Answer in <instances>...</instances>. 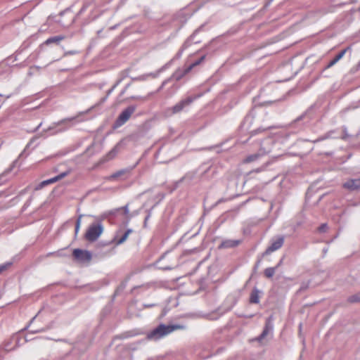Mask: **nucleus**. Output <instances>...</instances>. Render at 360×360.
<instances>
[{
    "label": "nucleus",
    "mask_w": 360,
    "mask_h": 360,
    "mask_svg": "<svg viewBox=\"0 0 360 360\" xmlns=\"http://www.w3.org/2000/svg\"><path fill=\"white\" fill-rule=\"evenodd\" d=\"M169 81H170V79H167L165 80V81L162 82V85L160 86V88L158 89V91H160V90L163 88V86H165L167 82H169Z\"/></svg>",
    "instance_id": "nucleus-43"
},
{
    "label": "nucleus",
    "mask_w": 360,
    "mask_h": 360,
    "mask_svg": "<svg viewBox=\"0 0 360 360\" xmlns=\"http://www.w3.org/2000/svg\"><path fill=\"white\" fill-rule=\"evenodd\" d=\"M238 297L235 295H229L226 300V302H229L230 305L227 307L226 310H231L232 307L237 303Z\"/></svg>",
    "instance_id": "nucleus-23"
},
{
    "label": "nucleus",
    "mask_w": 360,
    "mask_h": 360,
    "mask_svg": "<svg viewBox=\"0 0 360 360\" xmlns=\"http://www.w3.org/2000/svg\"><path fill=\"white\" fill-rule=\"evenodd\" d=\"M45 331H46V329L41 328V329L35 330H30V333H32V334H35V333H42V332H45Z\"/></svg>",
    "instance_id": "nucleus-39"
},
{
    "label": "nucleus",
    "mask_w": 360,
    "mask_h": 360,
    "mask_svg": "<svg viewBox=\"0 0 360 360\" xmlns=\"http://www.w3.org/2000/svg\"><path fill=\"white\" fill-rule=\"evenodd\" d=\"M11 265V262H8L0 265V274L4 271L6 270Z\"/></svg>",
    "instance_id": "nucleus-34"
},
{
    "label": "nucleus",
    "mask_w": 360,
    "mask_h": 360,
    "mask_svg": "<svg viewBox=\"0 0 360 360\" xmlns=\"http://www.w3.org/2000/svg\"><path fill=\"white\" fill-rule=\"evenodd\" d=\"M141 333L137 330L127 331L122 335V338H129L141 334Z\"/></svg>",
    "instance_id": "nucleus-27"
},
{
    "label": "nucleus",
    "mask_w": 360,
    "mask_h": 360,
    "mask_svg": "<svg viewBox=\"0 0 360 360\" xmlns=\"http://www.w3.org/2000/svg\"><path fill=\"white\" fill-rule=\"evenodd\" d=\"M51 327H52V323H51L50 325H49L46 328H44L46 329V330H47L48 329H50Z\"/></svg>",
    "instance_id": "nucleus-55"
},
{
    "label": "nucleus",
    "mask_w": 360,
    "mask_h": 360,
    "mask_svg": "<svg viewBox=\"0 0 360 360\" xmlns=\"http://www.w3.org/2000/svg\"><path fill=\"white\" fill-rule=\"evenodd\" d=\"M72 255L77 260L82 262H90L92 259L91 252L81 249H75Z\"/></svg>",
    "instance_id": "nucleus-11"
},
{
    "label": "nucleus",
    "mask_w": 360,
    "mask_h": 360,
    "mask_svg": "<svg viewBox=\"0 0 360 360\" xmlns=\"http://www.w3.org/2000/svg\"><path fill=\"white\" fill-rule=\"evenodd\" d=\"M126 91L127 90L124 88V89L120 92V96H122L126 92Z\"/></svg>",
    "instance_id": "nucleus-53"
},
{
    "label": "nucleus",
    "mask_w": 360,
    "mask_h": 360,
    "mask_svg": "<svg viewBox=\"0 0 360 360\" xmlns=\"http://www.w3.org/2000/svg\"><path fill=\"white\" fill-rule=\"evenodd\" d=\"M130 85H131V84H127L126 86L124 87V89L127 90L129 87Z\"/></svg>",
    "instance_id": "nucleus-58"
},
{
    "label": "nucleus",
    "mask_w": 360,
    "mask_h": 360,
    "mask_svg": "<svg viewBox=\"0 0 360 360\" xmlns=\"http://www.w3.org/2000/svg\"><path fill=\"white\" fill-rule=\"evenodd\" d=\"M240 240L226 239L219 245V248H231L238 246L240 243Z\"/></svg>",
    "instance_id": "nucleus-18"
},
{
    "label": "nucleus",
    "mask_w": 360,
    "mask_h": 360,
    "mask_svg": "<svg viewBox=\"0 0 360 360\" xmlns=\"http://www.w3.org/2000/svg\"><path fill=\"white\" fill-rule=\"evenodd\" d=\"M273 329H274V325L272 323L271 316H270L266 320L265 325H264V327L263 328L262 333L259 336L252 339L250 341L251 342L257 341L261 345H265V343L264 342V340L266 339V338L269 335L272 334Z\"/></svg>",
    "instance_id": "nucleus-7"
},
{
    "label": "nucleus",
    "mask_w": 360,
    "mask_h": 360,
    "mask_svg": "<svg viewBox=\"0 0 360 360\" xmlns=\"http://www.w3.org/2000/svg\"><path fill=\"white\" fill-rule=\"evenodd\" d=\"M347 302L352 304L360 303V292L348 297Z\"/></svg>",
    "instance_id": "nucleus-26"
},
{
    "label": "nucleus",
    "mask_w": 360,
    "mask_h": 360,
    "mask_svg": "<svg viewBox=\"0 0 360 360\" xmlns=\"http://www.w3.org/2000/svg\"><path fill=\"white\" fill-rule=\"evenodd\" d=\"M123 209H124V214H125L126 215H127V217L129 219V218L131 217V216H129V211L128 205H125V206L123 207Z\"/></svg>",
    "instance_id": "nucleus-41"
},
{
    "label": "nucleus",
    "mask_w": 360,
    "mask_h": 360,
    "mask_svg": "<svg viewBox=\"0 0 360 360\" xmlns=\"http://www.w3.org/2000/svg\"><path fill=\"white\" fill-rule=\"evenodd\" d=\"M205 58V55H203L198 60H197L196 61H195L194 63H193L191 65H189V67H191V69L196 66V65H198L201 62H202Z\"/></svg>",
    "instance_id": "nucleus-32"
},
{
    "label": "nucleus",
    "mask_w": 360,
    "mask_h": 360,
    "mask_svg": "<svg viewBox=\"0 0 360 360\" xmlns=\"http://www.w3.org/2000/svg\"><path fill=\"white\" fill-rule=\"evenodd\" d=\"M217 173V167L211 165L205 170L202 176L207 178H212Z\"/></svg>",
    "instance_id": "nucleus-22"
},
{
    "label": "nucleus",
    "mask_w": 360,
    "mask_h": 360,
    "mask_svg": "<svg viewBox=\"0 0 360 360\" xmlns=\"http://www.w3.org/2000/svg\"><path fill=\"white\" fill-rule=\"evenodd\" d=\"M37 316V314L36 316H34V317L30 320V323H29V325H28V326H27L24 330H25V329H26V328H27V327H28V326H30L32 322H34V320L36 319Z\"/></svg>",
    "instance_id": "nucleus-50"
},
{
    "label": "nucleus",
    "mask_w": 360,
    "mask_h": 360,
    "mask_svg": "<svg viewBox=\"0 0 360 360\" xmlns=\"http://www.w3.org/2000/svg\"><path fill=\"white\" fill-rule=\"evenodd\" d=\"M129 99H132V100H141L143 99V98L141 96H131L130 98H129Z\"/></svg>",
    "instance_id": "nucleus-44"
},
{
    "label": "nucleus",
    "mask_w": 360,
    "mask_h": 360,
    "mask_svg": "<svg viewBox=\"0 0 360 360\" xmlns=\"http://www.w3.org/2000/svg\"><path fill=\"white\" fill-rule=\"evenodd\" d=\"M70 173V170L68 169V170H66L65 172H63L62 173H60V174L53 177V178H51L49 179H47V180H45V181H43L41 182H40L39 184H38L35 188H34V191H39V190H41L44 187L49 185V184H53L62 179H63L64 177L67 176Z\"/></svg>",
    "instance_id": "nucleus-8"
},
{
    "label": "nucleus",
    "mask_w": 360,
    "mask_h": 360,
    "mask_svg": "<svg viewBox=\"0 0 360 360\" xmlns=\"http://www.w3.org/2000/svg\"><path fill=\"white\" fill-rule=\"evenodd\" d=\"M347 49H343L340 52H339L335 58L331 60L328 64L326 65V68H330L333 67L335 64H336L345 54Z\"/></svg>",
    "instance_id": "nucleus-20"
},
{
    "label": "nucleus",
    "mask_w": 360,
    "mask_h": 360,
    "mask_svg": "<svg viewBox=\"0 0 360 360\" xmlns=\"http://www.w3.org/2000/svg\"><path fill=\"white\" fill-rule=\"evenodd\" d=\"M14 348H10L8 347V344L6 345H5V349L7 350V351H11V350H13Z\"/></svg>",
    "instance_id": "nucleus-51"
},
{
    "label": "nucleus",
    "mask_w": 360,
    "mask_h": 360,
    "mask_svg": "<svg viewBox=\"0 0 360 360\" xmlns=\"http://www.w3.org/2000/svg\"><path fill=\"white\" fill-rule=\"evenodd\" d=\"M194 177V174H186L184 177H182L181 179H180V181L181 182H183L184 181H188V182L191 181L193 180Z\"/></svg>",
    "instance_id": "nucleus-30"
},
{
    "label": "nucleus",
    "mask_w": 360,
    "mask_h": 360,
    "mask_svg": "<svg viewBox=\"0 0 360 360\" xmlns=\"http://www.w3.org/2000/svg\"><path fill=\"white\" fill-rule=\"evenodd\" d=\"M65 39V36L63 35H57L54 37H49L47 39L44 44L46 45L51 44H58L62 40Z\"/></svg>",
    "instance_id": "nucleus-21"
},
{
    "label": "nucleus",
    "mask_w": 360,
    "mask_h": 360,
    "mask_svg": "<svg viewBox=\"0 0 360 360\" xmlns=\"http://www.w3.org/2000/svg\"><path fill=\"white\" fill-rule=\"evenodd\" d=\"M132 229H127L123 234L122 236L119 238L117 239V240L116 241V244L117 245H120L122 243H123L126 240L127 238H128L129 235L132 232Z\"/></svg>",
    "instance_id": "nucleus-24"
},
{
    "label": "nucleus",
    "mask_w": 360,
    "mask_h": 360,
    "mask_svg": "<svg viewBox=\"0 0 360 360\" xmlns=\"http://www.w3.org/2000/svg\"><path fill=\"white\" fill-rule=\"evenodd\" d=\"M27 341H28V340L25 338V342H27Z\"/></svg>",
    "instance_id": "nucleus-64"
},
{
    "label": "nucleus",
    "mask_w": 360,
    "mask_h": 360,
    "mask_svg": "<svg viewBox=\"0 0 360 360\" xmlns=\"http://www.w3.org/2000/svg\"><path fill=\"white\" fill-rule=\"evenodd\" d=\"M261 262V259H258L257 262H256V264H255V267H258V266L259 265V263Z\"/></svg>",
    "instance_id": "nucleus-54"
},
{
    "label": "nucleus",
    "mask_w": 360,
    "mask_h": 360,
    "mask_svg": "<svg viewBox=\"0 0 360 360\" xmlns=\"http://www.w3.org/2000/svg\"><path fill=\"white\" fill-rule=\"evenodd\" d=\"M342 134H339V139L342 140H347L351 136L347 132V129L345 126L342 127Z\"/></svg>",
    "instance_id": "nucleus-28"
},
{
    "label": "nucleus",
    "mask_w": 360,
    "mask_h": 360,
    "mask_svg": "<svg viewBox=\"0 0 360 360\" xmlns=\"http://www.w3.org/2000/svg\"><path fill=\"white\" fill-rule=\"evenodd\" d=\"M136 106L131 105L123 110L117 117L113 124V128H119L124 125L131 117V115L135 112Z\"/></svg>",
    "instance_id": "nucleus-5"
},
{
    "label": "nucleus",
    "mask_w": 360,
    "mask_h": 360,
    "mask_svg": "<svg viewBox=\"0 0 360 360\" xmlns=\"http://www.w3.org/2000/svg\"><path fill=\"white\" fill-rule=\"evenodd\" d=\"M156 304H143V307L144 308H150V307H155Z\"/></svg>",
    "instance_id": "nucleus-45"
},
{
    "label": "nucleus",
    "mask_w": 360,
    "mask_h": 360,
    "mask_svg": "<svg viewBox=\"0 0 360 360\" xmlns=\"http://www.w3.org/2000/svg\"><path fill=\"white\" fill-rule=\"evenodd\" d=\"M122 79H119L115 84L114 86H115V87L121 82Z\"/></svg>",
    "instance_id": "nucleus-57"
},
{
    "label": "nucleus",
    "mask_w": 360,
    "mask_h": 360,
    "mask_svg": "<svg viewBox=\"0 0 360 360\" xmlns=\"http://www.w3.org/2000/svg\"><path fill=\"white\" fill-rule=\"evenodd\" d=\"M343 186L350 191L358 190L360 188V178L349 179L343 184Z\"/></svg>",
    "instance_id": "nucleus-17"
},
{
    "label": "nucleus",
    "mask_w": 360,
    "mask_h": 360,
    "mask_svg": "<svg viewBox=\"0 0 360 360\" xmlns=\"http://www.w3.org/2000/svg\"><path fill=\"white\" fill-rule=\"evenodd\" d=\"M103 231V226L101 223H94L88 228L84 238L89 242L96 241Z\"/></svg>",
    "instance_id": "nucleus-6"
},
{
    "label": "nucleus",
    "mask_w": 360,
    "mask_h": 360,
    "mask_svg": "<svg viewBox=\"0 0 360 360\" xmlns=\"http://www.w3.org/2000/svg\"><path fill=\"white\" fill-rule=\"evenodd\" d=\"M269 165V162H266L264 166L262 167H259V168H257L255 169V172H260L261 171H263L264 169V168Z\"/></svg>",
    "instance_id": "nucleus-42"
},
{
    "label": "nucleus",
    "mask_w": 360,
    "mask_h": 360,
    "mask_svg": "<svg viewBox=\"0 0 360 360\" xmlns=\"http://www.w3.org/2000/svg\"><path fill=\"white\" fill-rule=\"evenodd\" d=\"M180 328L179 325H165L161 323L148 333L146 338L150 340H158Z\"/></svg>",
    "instance_id": "nucleus-1"
},
{
    "label": "nucleus",
    "mask_w": 360,
    "mask_h": 360,
    "mask_svg": "<svg viewBox=\"0 0 360 360\" xmlns=\"http://www.w3.org/2000/svg\"><path fill=\"white\" fill-rule=\"evenodd\" d=\"M108 97L107 96L103 97L102 98H101L100 101L97 103V105H101L102 103H105L106 101V100L108 99Z\"/></svg>",
    "instance_id": "nucleus-40"
},
{
    "label": "nucleus",
    "mask_w": 360,
    "mask_h": 360,
    "mask_svg": "<svg viewBox=\"0 0 360 360\" xmlns=\"http://www.w3.org/2000/svg\"><path fill=\"white\" fill-rule=\"evenodd\" d=\"M276 269L277 266L266 268L264 271V276L268 278H272Z\"/></svg>",
    "instance_id": "nucleus-25"
},
{
    "label": "nucleus",
    "mask_w": 360,
    "mask_h": 360,
    "mask_svg": "<svg viewBox=\"0 0 360 360\" xmlns=\"http://www.w3.org/2000/svg\"><path fill=\"white\" fill-rule=\"evenodd\" d=\"M167 65L168 64L165 65L164 66H162L161 68H160L155 72H151V73H148V74H146V75H143L139 76L137 77L133 78V80H135V81H144V80H146L150 77H152V78H156V77H158L159 74L167 68Z\"/></svg>",
    "instance_id": "nucleus-13"
},
{
    "label": "nucleus",
    "mask_w": 360,
    "mask_h": 360,
    "mask_svg": "<svg viewBox=\"0 0 360 360\" xmlns=\"http://www.w3.org/2000/svg\"><path fill=\"white\" fill-rule=\"evenodd\" d=\"M311 120V117L309 115V110H306L290 123V127H295L297 124H299L300 122H302V124H300V126L299 127L300 128H302L305 124L308 123Z\"/></svg>",
    "instance_id": "nucleus-12"
},
{
    "label": "nucleus",
    "mask_w": 360,
    "mask_h": 360,
    "mask_svg": "<svg viewBox=\"0 0 360 360\" xmlns=\"http://www.w3.org/2000/svg\"><path fill=\"white\" fill-rule=\"evenodd\" d=\"M203 27V25H201L200 27H199L198 29H196L193 33L184 41V43L183 44L182 46L181 47V49L179 50V51L176 53V54L175 55V56L174 57L173 60L174 59H179L181 56H182V53L184 52V50H186L188 47H189L191 44V41H193L194 37L200 32L202 30Z\"/></svg>",
    "instance_id": "nucleus-10"
},
{
    "label": "nucleus",
    "mask_w": 360,
    "mask_h": 360,
    "mask_svg": "<svg viewBox=\"0 0 360 360\" xmlns=\"http://www.w3.org/2000/svg\"><path fill=\"white\" fill-rule=\"evenodd\" d=\"M250 116H251V112H250V114H248V115L245 117V121H248V120L250 118Z\"/></svg>",
    "instance_id": "nucleus-52"
},
{
    "label": "nucleus",
    "mask_w": 360,
    "mask_h": 360,
    "mask_svg": "<svg viewBox=\"0 0 360 360\" xmlns=\"http://www.w3.org/2000/svg\"><path fill=\"white\" fill-rule=\"evenodd\" d=\"M318 230L320 233H325L328 230L327 224H322L319 228Z\"/></svg>",
    "instance_id": "nucleus-33"
},
{
    "label": "nucleus",
    "mask_w": 360,
    "mask_h": 360,
    "mask_svg": "<svg viewBox=\"0 0 360 360\" xmlns=\"http://www.w3.org/2000/svg\"><path fill=\"white\" fill-rule=\"evenodd\" d=\"M79 53V51H76V50H72V51H65L64 53V56H69V55H75V54H77Z\"/></svg>",
    "instance_id": "nucleus-38"
},
{
    "label": "nucleus",
    "mask_w": 360,
    "mask_h": 360,
    "mask_svg": "<svg viewBox=\"0 0 360 360\" xmlns=\"http://www.w3.org/2000/svg\"><path fill=\"white\" fill-rule=\"evenodd\" d=\"M64 13H65V11H63L60 12L59 15L60 16H62L64 14Z\"/></svg>",
    "instance_id": "nucleus-59"
},
{
    "label": "nucleus",
    "mask_w": 360,
    "mask_h": 360,
    "mask_svg": "<svg viewBox=\"0 0 360 360\" xmlns=\"http://www.w3.org/2000/svg\"><path fill=\"white\" fill-rule=\"evenodd\" d=\"M83 216H84L83 214H79L78 216V218H77V221H76L75 229V235H77V233L79 232V230L80 229V225H81V219H82Z\"/></svg>",
    "instance_id": "nucleus-29"
},
{
    "label": "nucleus",
    "mask_w": 360,
    "mask_h": 360,
    "mask_svg": "<svg viewBox=\"0 0 360 360\" xmlns=\"http://www.w3.org/2000/svg\"><path fill=\"white\" fill-rule=\"evenodd\" d=\"M55 21L59 24H62L60 20H55Z\"/></svg>",
    "instance_id": "nucleus-61"
},
{
    "label": "nucleus",
    "mask_w": 360,
    "mask_h": 360,
    "mask_svg": "<svg viewBox=\"0 0 360 360\" xmlns=\"http://www.w3.org/2000/svg\"><path fill=\"white\" fill-rule=\"evenodd\" d=\"M95 146V143L93 142L86 149V151L85 153H88L89 155H92L94 153L91 152V149L92 148Z\"/></svg>",
    "instance_id": "nucleus-37"
},
{
    "label": "nucleus",
    "mask_w": 360,
    "mask_h": 360,
    "mask_svg": "<svg viewBox=\"0 0 360 360\" xmlns=\"http://www.w3.org/2000/svg\"><path fill=\"white\" fill-rule=\"evenodd\" d=\"M265 129H261V128H258L257 129H256V130L253 131L252 132V134H257L258 132H260V131H264Z\"/></svg>",
    "instance_id": "nucleus-46"
},
{
    "label": "nucleus",
    "mask_w": 360,
    "mask_h": 360,
    "mask_svg": "<svg viewBox=\"0 0 360 360\" xmlns=\"http://www.w3.org/2000/svg\"><path fill=\"white\" fill-rule=\"evenodd\" d=\"M191 70V67H189V66L185 69H178L172 74V75L169 79H170V80L175 79L176 81H179L183 77H184Z\"/></svg>",
    "instance_id": "nucleus-14"
},
{
    "label": "nucleus",
    "mask_w": 360,
    "mask_h": 360,
    "mask_svg": "<svg viewBox=\"0 0 360 360\" xmlns=\"http://www.w3.org/2000/svg\"><path fill=\"white\" fill-rule=\"evenodd\" d=\"M79 116V115L63 119L58 122L53 123L51 126L48 127L45 131H53V132L51 134V135L65 131L73 125L72 122L76 120Z\"/></svg>",
    "instance_id": "nucleus-3"
},
{
    "label": "nucleus",
    "mask_w": 360,
    "mask_h": 360,
    "mask_svg": "<svg viewBox=\"0 0 360 360\" xmlns=\"http://www.w3.org/2000/svg\"><path fill=\"white\" fill-rule=\"evenodd\" d=\"M37 139L36 137H34L32 138L30 142L27 143V146H26V148L22 152V153L20 154V155H22L25 152H26V150L27 148H28L32 143L33 142Z\"/></svg>",
    "instance_id": "nucleus-36"
},
{
    "label": "nucleus",
    "mask_w": 360,
    "mask_h": 360,
    "mask_svg": "<svg viewBox=\"0 0 360 360\" xmlns=\"http://www.w3.org/2000/svg\"><path fill=\"white\" fill-rule=\"evenodd\" d=\"M41 125V123H39V124L37 126V127L35 129V130L38 129Z\"/></svg>",
    "instance_id": "nucleus-62"
},
{
    "label": "nucleus",
    "mask_w": 360,
    "mask_h": 360,
    "mask_svg": "<svg viewBox=\"0 0 360 360\" xmlns=\"http://www.w3.org/2000/svg\"><path fill=\"white\" fill-rule=\"evenodd\" d=\"M262 292L255 287L250 295V303L251 304H258L259 302L260 294Z\"/></svg>",
    "instance_id": "nucleus-19"
},
{
    "label": "nucleus",
    "mask_w": 360,
    "mask_h": 360,
    "mask_svg": "<svg viewBox=\"0 0 360 360\" xmlns=\"http://www.w3.org/2000/svg\"><path fill=\"white\" fill-rule=\"evenodd\" d=\"M115 89V86H113L111 89H110L106 94L107 96H109L110 94L113 91V90Z\"/></svg>",
    "instance_id": "nucleus-47"
},
{
    "label": "nucleus",
    "mask_w": 360,
    "mask_h": 360,
    "mask_svg": "<svg viewBox=\"0 0 360 360\" xmlns=\"http://www.w3.org/2000/svg\"><path fill=\"white\" fill-rule=\"evenodd\" d=\"M131 169H132V168H127V169H120V170L113 173L110 176H109L107 178V179L111 181V180H115L118 178H122L123 176H124V178H125L130 173Z\"/></svg>",
    "instance_id": "nucleus-16"
},
{
    "label": "nucleus",
    "mask_w": 360,
    "mask_h": 360,
    "mask_svg": "<svg viewBox=\"0 0 360 360\" xmlns=\"http://www.w3.org/2000/svg\"><path fill=\"white\" fill-rule=\"evenodd\" d=\"M282 262H283V259H281L279 262L278 263V264L276 266H277V269L278 268V266L282 264Z\"/></svg>",
    "instance_id": "nucleus-56"
},
{
    "label": "nucleus",
    "mask_w": 360,
    "mask_h": 360,
    "mask_svg": "<svg viewBox=\"0 0 360 360\" xmlns=\"http://www.w3.org/2000/svg\"><path fill=\"white\" fill-rule=\"evenodd\" d=\"M271 143H272V140L271 139H266L264 140L262 143L259 151L255 154L248 155L244 160L243 162L245 163L252 162H254V161L258 160L261 156L268 154L271 150Z\"/></svg>",
    "instance_id": "nucleus-4"
},
{
    "label": "nucleus",
    "mask_w": 360,
    "mask_h": 360,
    "mask_svg": "<svg viewBox=\"0 0 360 360\" xmlns=\"http://www.w3.org/2000/svg\"><path fill=\"white\" fill-rule=\"evenodd\" d=\"M117 153V147L115 146L113 148L108 154H107V159L110 160L115 157Z\"/></svg>",
    "instance_id": "nucleus-31"
},
{
    "label": "nucleus",
    "mask_w": 360,
    "mask_h": 360,
    "mask_svg": "<svg viewBox=\"0 0 360 360\" xmlns=\"http://www.w3.org/2000/svg\"><path fill=\"white\" fill-rule=\"evenodd\" d=\"M284 243V237L283 236H278L276 238H273L271 240V245L267 248V249L262 253V257L265 255H269L271 252L280 249Z\"/></svg>",
    "instance_id": "nucleus-9"
},
{
    "label": "nucleus",
    "mask_w": 360,
    "mask_h": 360,
    "mask_svg": "<svg viewBox=\"0 0 360 360\" xmlns=\"http://www.w3.org/2000/svg\"><path fill=\"white\" fill-rule=\"evenodd\" d=\"M165 257V255H162L161 257L160 258V260H161L162 259H163Z\"/></svg>",
    "instance_id": "nucleus-63"
},
{
    "label": "nucleus",
    "mask_w": 360,
    "mask_h": 360,
    "mask_svg": "<svg viewBox=\"0 0 360 360\" xmlns=\"http://www.w3.org/2000/svg\"><path fill=\"white\" fill-rule=\"evenodd\" d=\"M13 340H15V341L16 342L15 347H18L19 346V341H20L19 338L18 337H13Z\"/></svg>",
    "instance_id": "nucleus-48"
},
{
    "label": "nucleus",
    "mask_w": 360,
    "mask_h": 360,
    "mask_svg": "<svg viewBox=\"0 0 360 360\" xmlns=\"http://www.w3.org/2000/svg\"><path fill=\"white\" fill-rule=\"evenodd\" d=\"M199 97L200 95L189 96L185 98L181 99L174 106L167 109V115L171 116L186 110V109L192 104V103Z\"/></svg>",
    "instance_id": "nucleus-2"
},
{
    "label": "nucleus",
    "mask_w": 360,
    "mask_h": 360,
    "mask_svg": "<svg viewBox=\"0 0 360 360\" xmlns=\"http://www.w3.org/2000/svg\"><path fill=\"white\" fill-rule=\"evenodd\" d=\"M328 139H339V132L338 129L330 130L317 139L314 140V143H317Z\"/></svg>",
    "instance_id": "nucleus-15"
},
{
    "label": "nucleus",
    "mask_w": 360,
    "mask_h": 360,
    "mask_svg": "<svg viewBox=\"0 0 360 360\" xmlns=\"http://www.w3.org/2000/svg\"><path fill=\"white\" fill-rule=\"evenodd\" d=\"M56 16H52V15H50V16L49 17V20H51V19H52V18L53 19V18H56Z\"/></svg>",
    "instance_id": "nucleus-60"
},
{
    "label": "nucleus",
    "mask_w": 360,
    "mask_h": 360,
    "mask_svg": "<svg viewBox=\"0 0 360 360\" xmlns=\"http://www.w3.org/2000/svg\"><path fill=\"white\" fill-rule=\"evenodd\" d=\"M160 269L163 270H171L172 268L170 266H160Z\"/></svg>",
    "instance_id": "nucleus-49"
},
{
    "label": "nucleus",
    "mask_w": 360,
    "mask_h": 360,
    "mask_svg": "<svg viewBox=\"0 0 360 360\" xmlns=\"http://www.w3.org/2000/svg\"><path fill=\"white\" fill-rule=\"evenodd\" d=\"M155 207V205L150 209V210H147V212H148V214L147 216L145 217V219H144V226H146V222L149 219V218L150 217L151 214H152V209Z\"/></svg>",
    "instance_id": "nucleus-35"
}]
</instances>
